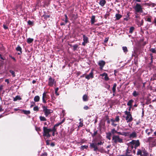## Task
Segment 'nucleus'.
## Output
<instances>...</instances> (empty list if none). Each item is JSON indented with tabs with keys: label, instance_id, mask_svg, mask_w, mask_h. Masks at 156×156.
<instances>
[{
	"label": "nucleus",
	"instance_id": "f257e3e1",
	"mask_svg": "<svg viewBox=\"0 0 156 156\" xmlns=\"http://www.w3.org/2000/svg\"><path fill=\"white\" fill-rule=\"evenodd\" d=\"M104 143V142L100 141L97 144L94 143H90V147L91 148L93 149L94 151H100V150L98 147V146L102 145Z\"/></svg>",
	"mask_w": 156,
	"mask_h": 156
},
{
	"label": "nucleus",
	"instance_id": "f03ea898",
	"mask_svg": "<svg viewBox=\"0 0 156 156\" xmlns=\"http://www.w3.org/2000/svg\"><path fill=\"white\" fill-rule=\"evenodd\" d=\"M43 136L44 137H46L49 138L50 137L51 135L49 133L51 132V129H48L47 127L44 126L43 127Z\"/></svg>",
	"mask_w": 156,
	"mask_h": 156
},
{
	"label": "nucleus",
	"instance_id": "7ed1b4c3",
	"mask_svg": "<svg viewBox=\"0 0 156 156\" xmlns=\"http://www.w3.org/2000/svg\"><path fill=\"white\" fill-rule=\"evenodd\" d=\"M112 141L115 143H122L123 142V140L119 136L114 135L112 138Z\"/></svg>",
	"mask_w": 156,
	"mask_h": 156
},
{
	"label": "nucleus",
	"instance_id": "20e7f679",
	"mask_svg": "<svg viewBox=\"0 0 156 156\" xmlns=\"http://www.w3.org/2000/svg\"><path fill=\"white\" fill-rule=\"evenodd\" d=\"M137 155H140V156H148V153L144 149L142 148L141 149H138Z\"/></svg>",
	"mask_w": 156,
	"mask_h": 156
},
{
	"label": "nucleus",
	"instance_id": "39448f33",
	"mask_svg": "<svg viewBox=\"0 0 156 156\" xmlns=\"http://www.w3.org/2000/svg\"><path fill=\"white\" fill-rule=\"evenodd\" d=\"M130 144H131V146H130L131 149H133V147H134L135 149H136V148L140 145V143L139 141L138 140L136 141L133 140L130 142Z\"/></svg>",
	"mask_w": 156,
	"mask_h": 156
},
{
	"label": "nucleus",
	"instance_id": "423d86ee",
	"mask_svg": "<svg viewBox=\"0 0 156 156\" xmlns=\"http://www.w3.org/2000/svg\"><path fill=\"white\" fill-rule=\"evenodd\" d=\"M125 113L127 115L126 120L127 121V122H131L133 120V118L130 112L126 111L125 112Z\"/></svg>",
	"mask_w": 156,
	"mask_h": 156
},
{
	"label": "nucleus",
	"instance_id": "0eeeda50",
	"mask_svg": "<svg viewBox=\"0 0 156 156\" xmlns=\"http://www.w3.org/2000/svg\"><path fill=\"white\" fill-rule=\"evenodd\" d=\"M43 108L45 115L46 116H47L50 113H52L53 112V111L51 110L48 109L45 106H43Z\"/></svg>",
	"mask_w": 156,
	"mask_h": 156
},
{
	"label": "nucleus",
	"instance_id": "6e6552de",
	"mask_svg": "<svg viewBox=\"0 0 156 156\" xmlns=\"http://www.w3.org/2000/svg\"><path fill=\"white\" fill-rule=\"evenodd\" d=\"M55 83V80L52 79L51 76L48 79V85L50 86H52Z\"/></svg>",
	"mask_w": 156,
	"mask_h": 156
},
{
	"label": "nucleus",
	"instance_id": "1a4fd4ad",
	"mask_svg": "<svg viewBox=\"0 0 156 156\" xmlns=\"http://www.w3.org/2000/svg\"><path fill=\"white\" fill-rule=\"evenodd\" d=\"M105 62L103 60H100L99 61L98 64L100 66V68L101 69H102L103 67L105 65Z\"/></svg>",
	"mask_w": 156,
	"mask_h": 156
},
{
	"label": "nucleus",
	"instance_id": "9d476101",
	"mask_svg": "<svg viewBox=\"0 0 156 156\" xmlns=\"http://www.w3.org/2000/svg\"><path fill=\"white\" fill-rule=\"evenodd\" d=\"M153 131V130L151 128L147 129L145 130V132L148 135H149L151 134L152 133Z\"/></svg>",
	"mask_w": 156,
	"mask_h": 156
},
{
	"label": "nucleus",
	"instance_id": "9b49d317",
	"mask_svg": "<svg viewBox=\"0 0 156 156\" xmlns=\"http://www.w3.org/2000/svg\"><path fill=\"white\" fill-rule=\"evenodd\" d=\"M135 10H142L141 5L138 3H137L135 7Z\"/></svg>",
	"mask_w": 156,
	"mask_h": 156
},
{
	"label": "nucleus",
	"instance_id": "f8f14e48",
	"mask_svg": "<svg viewBox=\"0 0 156 156\" xmlns=\"http://www.w3.org/2000/svg\"><path fill=\"white\" fill-rule=\"evenodd\" d=\"M101 76H105L104 79L106 80H109V78L108 76V75L107 73H104L102 74L101 75Z\"/></svg>",
	"mask_w": 156,
	"mask_h": 156
},
{
	"label": "nucleus",
	"instance_id": "ddd939ff",
	"mask_svg": "<svg viewBox=\"0 0 156 156\" xmlns=\"http://www.w3.org/2000/svg\"><path fill=\"white\" fill-rule=\"evenodd\" d=\"M93 77V73L91 72L89 74L86 76L85 78L87 79H89L90 78H92Z\"/></svg>",
	"mask_w": 156,
	"mask_h": 156
},
{
	"label": "nucleus",
	"instance_id": "4468645a",
	"mask_svg": "<svg viewBox=\"0 0 156 156\" xmlns=\"http://www.w3.org/2000/svg\"><path fill=\"white\" fill-rule=\"evenodd\" d=\"M46 98H47V96L46 94V93L44 92L42 96V100L43 102L44 103L46 102V101L45 99Z\"/></svg>",
	"mask_w": 156,
	"mask_h": 156
},
{
	"label": "nucleus",
	"instance_id": "2eb2a0df",
	"mask_svg": "<svg viewBox=\"0 0 156 156\" xmlns=\"http://www.w3.org/2000/svg\"><path fill=\"white\" fill-rule=\"evenodd\" d=\"M136 137V134L135 132H133L129 135V137L131 138H134Z\"/></svg>",
	"mask_w": 156,
	"mask_h": 156
},
{
	"label": "nucleus",
	"instance_id": "dca6fc26",
	"mask_svg": "<svg viewBox=\"0 0 156 156\" xmlns=\"http://www.w3.org/2000/svg\"><path fill=\"white\" fill-rule=\"evenodd\" d=\"M83 41L87 43L88 42V38L85 35H83Z\"/></svg>",
	"mask_w": 156,
	"mask_h": 156
},
{
	"label": "nucleus",
	"instance_id": "f3484780",
	"mask_svg": "<svg viewBox=\"0 0 156 156\" xmlns=\"http://www.w3.org/2000/svg\"><path fill=\"white\" fill-rule=\"evenodd\" d=\"M83 99L84 101H87L88 100L87 95L86 94H84L83 97Z\"/></svg>",
	"mask_w": 156,
	"mask_h": 156
},
{
	"label": "nucleus",
	"instance_id": "a211bd4d",
	"mask_svg": "<svg viewBox=\"0 0 156 156\" xmlns=\"http://www.w3.org/2000/svg\"><path fill=\"white\" fill-rule=\"evenodd\" d=\"M90 21L92 24H93L95 22V16H92Z\"/></svg>",
	"mask_w": 156,
	"mask_h": 156
},
{
	"label": "nucleus",
	"instance_id": "6ab92c4d",
	"mask_svg": "<svg viewBox=\"0 0 156 156\" xmlns=\"http://www.w3.org/2000/svg\"><path fill=\"white\" fill-rule=\"evenodd\" d=\"M106 3L105 0H101L99 2V4L101 6H103Z\"/></svg>",
	"mask_w": 156,
	"mask_h": 156
},
{
	"label": "nucleus",
	"instance_id": "aec40b11",
	"mask_svg": "<svg viewBox=\"0 0 156 156\" xmlns=\"http://www.w3.org/2000/svg\"><path fill=\"white\" fill-rule=\"evenodd\" d=\"M133 100L131 99L128 102L127 105L129 106H132V104L133 102Z\"/></svg>",
	"mask_w": 156,
	"mask_h": 156
},
{
	"label": "nucleus",
	"instance_id": "412c9836",
	"mask_svg": "<svg viewBox=\"0 0 156 156\" xmlns=\"http://www.w3.org/2000/svg\"><path fill=\"white\" fill-rule=\"evenodd\" d=\"M117 85L116 83H115L113 86L112 87V90L113 92L114 93H115V90H116V87Z\"/></svg>",
	"mask_w": 156,
	"mask_h": 156
},
{
	"label": "nucleus",
	"instance_id": "4be33fe9",
	"mask_svg": "<svg viewBox=\"0 0 156 156\" xmlns=\"http://www.w3.org/2000/svg\"><path fill=\"white\" fill-rule=\"evenodd\" d=\"M111 133H106V137L109 140L111 139Z\"/></svg>",
	"mask_w": 156,
	"mask_h": 156
},
{
	"label": "nucleus",
	"instance_id": "5701e85b",
	"mask_svg": "<svg viewBox=\"0 0 156 156\" xmlns=\"http://www.w3.org/2000/svg\"><path fill=\"white\" fill-rule=\"evenodd\" d=\"M34 100L35 102H38L40 100V97L38 96H36L34 98Z\"/></svg>",
	"mask_w": 156,
	"mask_h": 156
},
{
	"label": "nucleus",
	"instance_id": "b1692460",
	"mask_svg": "<svg viewBox=\"0 0 156 156\" xmlns=\"http://www.w3.org/2000/svg\"><path fill=\"white\" fill-rule=\"evenodd\" d=\"M122 17V16L119 14H117L115 15L116 20H119Z\"/></svg>",
	"mask_w": 156,
	"mask_h": 156
},
{
	"label": "nucleus",
	"instance_id": "393cba45",
	"mask_svg": "<svg viewBox=\"0 0 156 156\" xmlns=\"http://www.w3.org/2000/svg\"><path fill=\"white\" fill-rule=\"evenodd\" d=\"M76 15H75L74 14H73V13H72L71 12L70 14H69L70 16L72 18H74L75 19L77 18Z\"/></svg>",
	"mask_w": 156,
	"mask_h": 156
},
{
	"label": "nucleus",
	"instance_id": "a878e982",
	"mask_svg": "<svg viewBox=\"0 0 156 156\" xmlns=\"http://www.w3.org/2000/svg\"><path fill=\"white\" fill-rule=\"evenodd\" d=\"M34 41V39L33 38H29L27 39V42L30 44L32 43Z\"/></svg>",
	"mask_w": 156,
	"mask_h": 156
},
{
	"label": "nucleus",
	"instance_id": "bb28decb",
	"mask_svg": "<svg viewBox=\"0 0 156 156\" xmlns=\"http://www.w3.org/2000/svg\"><path fill=\"white\" fill-rule=\"evenodd\" d=\"M21 98L19 96H17L15 97V98H14L13 101H16L17 100H21Z\"/></svg>",
	"mask_w": 156,
	"mask_h": 156
},
{
	"label": "nucleus",
	"instance_id": "cd10ccee",
	"mask_svg": "<svg viewBox=\"0 0 156 156\" xmlns=\"http://www.w3.org/2000/svg\"><path fill=\"white\" fill-rule=\"evenodd\" d=\"M16 50L18 51H20V53H22V48L19 46H18L17 47Z\"/></svg>",
	"mask_w": 156,
	"mask_h": 156
},
{
	"label": "nucleus",
	"instance_id": "c85d7f7f",
	"mask_svg": "<svg viewBox=\"0 0 156 156\" xmlns=\"http://www.w3.org/2000/svg\"><path fill=\"white\" fill-rule=\"evenodd\" d=\"M130 148H131V147L129 145L128 147V149H127L126 150V154H129L131 150H129Z\"/></svg>",
	"mask_w": 156,
	"mask_h": 156
},
{
	"label": "nucleus",
	"instance_id": "c756f323",
	"mask_svg": "<svg viewBox=\"0 0 156 156\" xmlns=\"http://www.w3.org/2000/svg\"><path fill=\"white\" fill-rule=\"evenodd\" d=\"M117 131H116L114 129H112L111 130V134H114L115 133H117Z\"/></svg>",
	"mask_w": 156,
	"mask_h": 156
},
{
	"label": "nucleus",
	"instance_id": "7c9ffc66",
	"mask_svg": "<svg viewBox=\"0 0 156 156\" xmlns=\"http://www.w3.org/2000/svg\"><path fill=\"white\" fill-rule=\"evenodd\" d=\"M39 118H40V120L41 121H44L46 120V119L44 117L40 116Z\"/></svg>",
	"mask_w": 156,
	"mask_h": 156
},
{
	"label": "nucleus",
	"instance_id": "2f4dec72",
	"mask_svg": "<svg viewBox=\"0 0 156 156\" xmlns=\"http://www.w3.org/2000/svg\"><path fill=\"white\" fill-rule=\"evenodd\" d=\"M139 94L138 93H137L136 91H133V95L134 97H136Z\"/></svg>",
	"mask_w": 156,
	"mask_h": 156
},
{
	"label": "nucleus",
	"instance_id": "473e14b6",
	"mask_svg": "<svg viewBox=\"0 0 156 156\" xmlns=\"http://www.w3.org/2000/svg\"><path fill=\"white\" fill-rule=\"evenodd\" d=\"M150 51L153 53H156V50L155 49L153 48H151Z\"/></svg>",
	"mask_w": 156,
	"mask_h": 156
},
{
	"label": "nucleus",
	"instance_id": "72a5a7b5",
	"mask_svg": "<svg viewBox=\"0 0 156 156\" xmlns=\"http://www.w3.org/2000/svg\"><path fill=\"white\" fill-rule=\"evenodd\" d=\"M122 49L125 52H127V49L126 47H122Z\"/></svg>",
	"mask_w": 156,
	"mask_h": 156
},
{
	"label": "nucleus",
	"instance_id": "f704fd0d",
	"mask_svg": "<svg viewBox=\"0 0 156 156\" xmlns=\"http://www.w3.org/2000/svg\"><path fill=\"white\" fill-rule=\"evenodd\" d=\"M23 113L25 114H28L30 113V112L29 111H26V110H23Z\"/></svg>",
	"mask_w": 156,
	"mask_h": 156
},
{
	"label": "nucleus",
	"instance_id": "c9c22d12",
	"mask_svg": "<svg viewBox=\"0 0 156 156\" xmlns=\"http://www.w3.org/2000/svg\"><path fill=\"white\" fill-rule=\"evenodd\" d=\"M9 72L11 73L13 77H15V72L11 70H9Z\"/></svg>",
	"mask_w": 156,
	"mask_h": 156
},
{
	"label": "nucleus",
	"instance_id": "e433bc0d",
	"mask_svg": "<svg viewBox=\"0 0 156 156\" xmlns=\"http://www.w3.org/2000/svg\"><path fill=\"white\" fill-rule=\"evenodd\" d=\"M134 30V27H131L130 28L129 32V33H132Z\"/></svg>",
	"mask_w": 156,
	"mask_h": 156
},
{
	"label": "nucleus",
	"instance_id": "4c0bfd02",
	"mask_svg": "<svg viewBox=\"0 0 156 156\" xmlns=\"http://www.w3.org/2000/svg\"><path fill=\"white\" fill-rule=\"evenodd\" d=\"M58 87L56 88L55 89V93L57 95H58L59 94L58 93Z\"/></svg>",
	"mask_w": 156,
	"mask_h": 156
},
{
	"label": "nucleus",
	"instance_id": "58836bf2",
	"mask_svg": "<svg viewBox=\"0 0 156 156\" xmlns=\"http://www.w3.org/2000/svg\"><path fill=\"white\" fill-rule=\"evenodd\" d=\"M115 120L116 122H119V116H116V118L115 119Z\"/></svg>",
	"mask_w": 156,
	"mask_h": 156
},
{
	"label": "nucleus",
	"instance_id": "ea45409f",
	"mask_svg": "<svg viewBox=\"0 0 156 156\" xmlns=\"http://www.w3.org/2000/svg\"><path fill=\"white\" fill-rule=\"evenodd\" d=\"M128 133L126 132H122V135H124L125 136H127L128 135Z\"/></svg>",
	"mask_w": 156,
	"mask_h": 156
},
{
	"label": "nucleus",
	"instance_id": "a19ab883",
	"mask_svg": "<svg viewBox=\"0 0 156 156\" xmlns=\"http://www.w3.org/2000/svg\"><path fill=\"white\" fill-rule=\"evenodd\" d=\"M34 110L35 111H37L38 110V107L37 106H35L34 108Z\"/></svg>",
	"mask_w": 156,
	"mask_h": 156
},
{
	"label": "nucleus",
	"instance_id": "79ce46f5",
	"mask_svg": "<svg viewBox=\"0 0 156 156\" xmlns=\"http://www.w3.org/2000/svg\"><path fill=\"white\" fill-rule=\"evenodd\" d=\"M73 49L74 50H75L78 47V45H74L73 46Z\"/></svg>",
	"mask_w": 156,
	"mask_h": 156
},
{
	"label": "nucleus",
	"instance_id": "37998d69",
	"mask_svg": "<svg viewBox=\"0 0 156 156\" xmlns=\"http://www.w3.org/2000/svg\"><path fill=\"white\" fill-rule=\"evenodd\" d=\"M83 109L85 110H87L89 109V108L88 106H87V105H85L83 107Z\"/></svg>",
	"mask_w": 156,
	"mask_h": 156
},
{
	"label": "nucleus",
	"instance_id": "c03bdc74",
	"mask_svg": "<svg viewBox=\"0 0 156 156\" xmlns=\"http://www.w3.org/2000/svg\"><path fill=\"white\" fill-rule=\"evenodd\" d=\"M27 23L29 25H32L33 24V22H32V21H30V20H29L28 21Z\"/></svg>",
	"mask_w": 156,
	"mask_h": 156
},
{
	"label": "nucleus",
	"instance_id": "a18cd8bd",
	"mask_svg": "<svg viewBox=\"0 0 156 156\" xmlns=\"http://www.w3.org/2000/svg\"><path fill=\"white\" fill-rule=\"evenodd\" d=\"M56 131V129L55 128V127L54 126L53 129H51V131L54 132H55Z\"/></svg>",
	"mask_w": 156,
	"mask_h": 156
},
{
	"label": "nucleus",
	"instance_id": "49530a36",
	"mask_svg": "<svg viewBox=\"0 0 156 156\" xmlns=\"http://www.w3.org/2000/svg\"><path fill=\"white\" fill-rule=\"evenodd\" d=\"M82 147L83 148V149L84 148L87 149L88 148V146L87 145H85L82 146Z\"/></svg>",
	"mask_w": 156,
	"mask_h": 156
},
{
	"label": "nucleus",
	"instance_id": "de8ad7c7",
	"mask_svg": "<svg viewBox=\"0 0 156 156\" xmlns=\"http://www.w3.org/2000/svg\"><path fill=\"white\" fill-rule=\"evenodd\" d=\"M16 8L17 9H22V6L20 5H18V6Z\"/></svg>",
	"mask_w": 156,
	"mask_h": 156
},
{
	"label": "nucleus",
	"instance_id": "09e8293b",
	"mask_svg": "<svg viewBox=\"0 0 156 156\" xmlns=\"http://www.w3.org/2000/svg\"><path fill=\"white\" fill-rule=\"evenodd\" d=\"M36 130L37 131H41V129L39 127H36Z\"/></svg>",
	"mask_w": 156,
	"mask_h": 156
},
{
	"label": "nucleus",
	"instance_id": "8fccbe9b",
	"mask_svg": "<svg viewBox=\"0 0 156 156\" xmlns=\"http://www.w3.org/2000/svg\"><path fill=\"white\" fill-rule=\"evenodd\" d=\"M120 156H132L131 155L128 154H126L125 155H121Z\"/></svg>",
	"mask_w": 156,
	"mask_h": 156
},
{
	"label": "nucleus",
	"instance_id": "3c124183",
	"mask_svg": "<svg viewBox=\"0 0 156 156\" xmlns=\"http://www.w3.org/2000/svg\"><path fill=\"white\" fill-rule=\"evenodd\" d=\"M35 105V103L34 102H32V103H31V104L30 105V107H33V106H34V105Z\"/></svg>",
	"mask_w": 156,
	"mask_h": 156
},
{
	"label": "nucleus",
	"instance_id": "603ef678",
	"mask_svg": "<svg viewBox=\"0 0 156 156\" xmlns=\"http://www.w3.org/2000/svg\"><path fill=\"white\" fill-rule=\"evenodd\" d=\"M60 124H61V123L60 122L58 123V124H56L54 126L55 127H57V126H58L59 125H60Z\"/></svg>",
	"mask_w": 156,
	"mask_h": 156
},
{
	"label": "nucleus",
	"instance_id": "864d4df0",
	"mask_svg": "<svg viewBox=\"0 0 156 156\" xmlns=\"http://www.w3.org/2000/svg\"><path fill=\"white\" fill-rule=\"evenodd\" d=\"M108 41V38H106L104 42L105 43L107 42Z\"/></svg>",
	"mask_w": 156,
	"mask_h": 156
},
{
	"label": "nucleus",
	"instance_id": "5fc2aeb1",
	"mask_svg": "<svg viewBox=\"0 0 156 156\" xmlns=\"http://www.w3.org/2000/svg\"><path fill=\"white\" fill-rule=\"evenodd\" d=\"M147 21L151 22V19L150 18H148L147 19Z\"/></svg>",
	"mask_w": 156,
	"mask_h": 156
},
{
	"label": "nucleus",
	"instance_id": "6e6d98bb",
	"mask_svg": "<svg viewBox=\"0 0 156 156\" xmlns=\"http://www.w3.org/2000/svg\"><path fill=\"white\" fill-rule=\"evenodd\" d=\"M111 121L112 122V123H114L115 122V119H111Z\"/></svg>",
	"mask_w": 156,
	"mask_h": 156
},
{
	"label": "nucleus",
	"instance_id": "4d7b16f0",
	"mask_svg": "<svg viewBox=\"0 0 156 156\" xmlns=\"http://www.w3.org/2000/svg\"><path fill=\"white\" fill-rule=\"evenodd\" d=\"M112 125L114 126H116L117 125V124L114 123H112Z\"/></svg>",
	"mask_w": 156,
	"mask_h": 156
},
{
	"label": "nucleus",
	"instance_id": "13d9d810",
	"mask_svg": "<svg viewBox=\"0 0 156 156\" xmlns=\"http://www.w3.org/2000/svg\"><path fill=\"white\" fill-rule=\"evenodd\" d=\"M3 26L4 28L5 29H6L8 28V27L6 26L5 25H4Z\"/></svg>",
	"mask_w": 156,
	"mask_h": 156
},
{
	"label": "nucleus",
	"instance_id": "bf43d9fd",
	"mask_svg": "<svg viewBox=\"0 0 156 156\" xmlns=\"http://www.w3.org/2000/svg\"><path fill=\"white\" fill-rule=\"evenodd\" d=\"M79 126L80 127H82L83 126V124L81 122L80 123V125Z\"/></svg>",
	"mask_w": 156,
	"mask_h": 156
},
{
	"label": "nucleus",
	"instance_id": "052dcab7",
	"mask_svg": "<svg viewBox=\"0 0 156 156\" xmlns=\"http://www.w3.org/2000/svg\"><path fill=\"white\" fill-rule=\"evenodd\" d=\"M5 82H7L8 83H9V80L8 79H6L5 80Z\"/></svg>",
	"mask_w": 156,
	"mask_h": 156
},
{
	"label": "nucleus",
	"instance_id": "680f3d73",
	"mask_svg": "<svg viewBox=\"0 0 156 156\" xmlns=\"http://www.w3.org/2000/svg\"><path fill=\"white\" fill-rule=\"evenodd\" d=\"M65 22L66 23H67L68 22V19H65Z\"/></svg>",
	"mask_w": 156,
	"mask_h": 156
},
{
	"label": "nucleus",
	"instance_id": "e2e57ef3",
	"mask_svg": "<svg viewBox=\"0 0 156 156\" xmlns=\"http://www.w3.org/2000/svg\"><path fill=\"white\" fill-rule=\"evenodd\" d=\"M46 144H47V145H49V141H48V140H47L46 141Z\"/></svg>",
	"mask_w": 156,
	"mask_h": 156
},
{
	"label": "nucleus",
	"instance_id": "0e129e2a",
	"mask_svg": "<svg viewBox=\"0 0 156 156\" xmlns=\"http://www.w3.org/2000/svg\"><path fill=\"white\" fill-rule=\"evenodd\" d=\"M117 134H119V135H122V133H121L120 132H117Z\"/></svg>",
	"mask_w": 156,
	"mask_h": 156
},
{
	"label": "nucleus",
	"instance_id": "69168bd1",
	"mask_svg": "<svg viewBox=\"0 0 156 156\" xmlns=\"http://www.w3.org/2000/svg\"><path fill=\"white\" fill-rule=\"evenodd\" d=\"M86 44V43L85 42L83 41V42L82 43V45L84 46L85 45V44Z\"/></svg>",
	"mask_w": 156,
	"mask_h": 156
},
{
	"label": "nucleus",
	"instance_id": "338daca9",
	"mask_svg": "<svg viewBox=\"0 0 156 156\" xmlns=\"http://www.w3.org/2000/svg\"><path fill=\"white\" fill-rule=\"evenodd\" d=\"M136 12H141L142 11V10H136Z\"/></svg>",
	"mask_w": 156,
	"mask_h": 156
},
{
	"label": "nucleus",
	"instance_id": "774afa93",
	"mask_svg": "<svg viewBox=\"0 0 156 156\" xmlns=\"http://www.w3.org/2000/svg\"><path fill=\"white\" fill-rule=\"evenodd\" d=\"M51 145L52 146H54V145H55V144H54V143H52L51 144Z\"/></svg>",
	"mask_w": 156,
	"mask_h": 156
}]
</instances>
